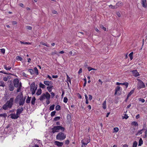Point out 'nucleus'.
I'll use <instances>...</instances> for the list:
<instances>
[{
  "label": "nucleus",
  "instance_id": "0e129e2a",
  "mask_svg": "<svg viewBox=\"0 0 147 147\" xmlns=\"http://www.w3.org/2000/svg\"><path fill=\"white\" fill-rule=\"evenodd\" d=\"M51 94L52 98H53L55 95V93L53 92H52L51 93Z\"/></svg>",
  "mask_w": 147,
  "mask_h": 147
},
{
  "label": "nucleus",
  "instance_id": "1a4fd4ad",
  "mask_svg": "<svg viewBox=\"0 0 147 147\" xmlns=\"http://www.w3.org/2000/svg\"><path fill=\"white\" fill-rule=\"evenodd\" d=\"M24 110V109L22 107H20L17 109V110L16 114L17 115H20Z\"/></svg>",
  "mask_w": 147,
  "mask_h": 147
},
{
  "label": "nucleus",
  "instance_id": "423d86ee",
  "mask_svg": "<svg viewBox=\"0 0 147 147\" xmlns=\"http://www.w3.org/2000/svg\"><path fill=\"white\" fill-rule=\"evenodd\" d=\"M13 98H11L9 100L7 101L6 102V104L7 105V106L9 108H11L12 105H13Z\"/></svg>",
  "mask_w": 147,
  "mask_h": 147
},
{
  "label": "nucleus",
  "instance_id": "3c124183",
  "mask_svg": "<svg viewBox=\"0 0 147 147\" xmlns=\"http://www.w3.org/2000/svg\"><path fill=\"white\" fill-rule=\"evenodd\" d=\"M56 113V111H55L52 112L51 113V117H53L55 115V114Z\"/></svg>",
  "mask_w": 147,
  "mask_h": 147
},
{
  "label": "nucleus",
  "instance_id": "9d476101",
  "mask_svg": "<svg viewBox=\"0 0 147 147\" xmlns=\"http://www.w3.org/2000/svg\"><path fill=\"white\" fill-rule=\"evenodd\" d=\"M52 129V132L53 133H54L55 132H57L59 131L58 126H54Z\"/></svg>",
  "mask_w": 147,
  "mask_h": 147
},
{
  "label": "nucleus",
  "instance_id": "b1692460",
  "mask_svg": "<svg viewBox=\"0 0 147 147\" xmlns=\"http://www.w3.org/2000/svg\"><path fill=\"white\" fill-rule=\"evenodd\" d=\"M143 141L141 138H140L139 140L138 146H141L143 144Z\"/></svg>",
  "mask_w": 147,
  "mask_h": 147
},
{
  "label": "nucleus",
  "instance_id": "ea45409f",
  "mask_svg": "<svg viewBox=\"0 0 147 147\" xmlns=\"http://www.w3.org/2000/svg\"><path fill=\"white\" fill-rule=\"evenodd\" d=\"M133 52H131L129 54V56L130 58V59L131 60L133 59Z\"/></svg>",
  "mask_w": 147,
  "mask_h": 147
},
{
  "label": "nucleus",
  "instance_id": "72a5a7b5",
  "mask_svg": "<svg viewBox=\"0 0 147 147\" xmlns=\"http://www.w3.org/2000/svg\"><path fill=\"white\" fill-rule=\"evenodd\" d=\"M67 118L69 121H70L71 120V115L69 114H68L67 116Z\"/></svg>",
  "mask_w": 147,
  "mask_h": 147
},
{
  "label": "nucleus",
  "instance_id": "774afa93",
  "mask_svg": "<svg viewBox=\"0 0 147 147\" xmlns=\"http://www.w3.org/2000/svg\"><path fill=\"white\" fill-rule=\"evenodd\" d=\"M49 100H47L46 101V102L47 104V105H49L50 102V101Z\"/></svg>",
  "mask_w": 147,
  "mask_h": 147
},
{
  "label": "nucleus",
  "instance_id": "49530a36",
  "mask_svg": "<svg viewBox=\"0 0 147 147\" xmlns=\"http://www.w3.org/2000/svg\"><path fill=\"white\" fill-rule=\"evenodd\" d=\"M88 70L89 71H91V70H96V69H95L94 68H91L90 67H88Z\"/></svg>",
  "mask_w": 147,
  "mask_h": 147
},
{
  "label": "nucleus",
  "instance_id": "7c9ffc66",
  "mask_svg": "<svg viewBox=\"0 0 147 147\" xmlns=\"http://www.w3.org/2000/svg\"><path fill=\"white\" fill-rule=\"evenodd\" d=\"M34 69L36 74V75H38V72L37 68L36 67H35L34 68Z\"/></svg>",
  "mask_w": 147,
  "mask_h": 147
},
{
  "label": "nucleus",
  "instance_id": "c85d7f7f",
  "mask_svg": "<svg viewBox=\"0 0 147 147\" xmlns=\"http://www.w3.org/2000/svg\"><path fill=\"white\" fill-rule=\"evenodd\" d=\"M81 143L82 144V147H86V145H87V143L84 142V140H82Z\"/></svg>",
  "mask_w": 147,
  "mask_h": 147
},
{
  "label": "nucleus",
  "instance_id": "f03ea898",
  "mask_svg": "<svg viewBox=\"0 0 147 147\" xmlns=\"http://www.w3.org/2000/svg\"><path fill=\"white\" fill-rule=\"evenodd\" d=\"M50 95L48 92H46L45 93H43L40 97L39 99L41 101H42L44 99L46 98L47 100H49L50 98Z\"/></svg>",
  "mask_w": 147,
  "mask_h": 147
},
{
  "label": "nucleus",
  "instance_id": "8fccbe9b",
  "mask_svg": "<svg viewBox=\"0 0 147 147\" xmlns=\"http://www.w3.org/2000/svg\"><path fill=\"white\" fill-rule=\"evenodd\" d=\"M9 76H7V77H5L3 78V80L5 81H7L8 78H9Z\"/></svg>",
  "mask_w": 147,
  "mask_h": 147
},
{
  "label": "nucleus",
  "instance_id": "2f4dec72",
  "mask_svg": "<svg viewBox=\"0 0 147 147\" xmlns=\"http://www.w3.org/2000/svg\"><path fill=\"white\" fill-rule=\"evenodd\" d=\"M129 84L127 82H125L123 83H121V85H125L126 86V88H127L128 87Z\"/></svg>",
  "mask_w": 147,
  "mask_h": 147
},
{
  "label": "nucleus",
  "instance_id": "bb28decb",
  "mask_svg": "<svg viewBox=\"0 0 147 147\" xmlns=\"http://www.w3.org/2000/svg\"><path fill=\"white\" fill-rule=\"evenodd\" d=\"M3 109L5 110H7L8 108H9L7 106V105L5 103V104L2 107Z\"/></svg>",
  "mask_w": 147,
  "mask_h": 147
},
{
  "label": "nucleus",
  "instance_id": "0eeeda50",
  "mask_svg": "<svg viewBox=\"0 0 147 147\" xmlns=\"http://www.w3.org/2000/svg\"><path fill=\"white\" fill-rule=\"evenodd\" d=\"M8 82L9 83V90L11 91L13 90L14 88V86L13 85L11 81H8Z\"/></svg>",
  "mask_w": 147,
  "mask_h": 147
},
{
  "label": "nucleus",
  "instance_id": "f3484780",
  "mask_svg": "<svg viewBox=\"0 0 147 147\" xmlns=\"http://www.w3.org/2000/svg\"><path fill=\"white\" fill-rule=\"evenodd\" d=\"M120 89V87L119 86H117L115 89V95H116L117 92L119 91Z\"/></svg>",
  "mask_w": 147,
  "mask_h": 147
},
{
  "label": "nucleus",
  "instance_id": "6ab92c4d",
  "mask_svg": "<svg viewBox=\"0 0 147 147\" xmlns=\"http://www.w3.org/2000/svg\"><path fill=\"white\" fill-rule=\"evenodd\" d=\"M31 97L28 96V97L26 100V102L27 103H29L30 102L31 99Z\"/></svg>",
  "mask_w": 147,
  "mask_h": 147
},
{
  "label": "nucleus",
  "instance_id": "ddd939ff",
  "mask_svg": "<svg viewBox=\"0 0 147 147\" xmlns=\"http://www.w3.org/2000/svg\"><path fill=\"white\" fill-rule=\"evenodd\" d=\"M12 119H17L19 117V116H18V115H17L16 114L14 113L11 114L10 115Z\"/></svg>",
  "mask_w": 147,
  "mask_h": 147
},
{
  "label": "nucleus",
  "instance_id": "37998d69",
  "mask_svg": "<svg viewBox=\"0 0 147 147\" xmlns=\"http://www.w3.org/2000/svg\"><path fill=\"white\" fill-rule=\"evenodd\" d=\"M109 7L112 9H116V7H115V5L113 6L112 5H109Z\"/></svg>",
  "mask_w": 147,
  "mask_h": 147
},
{
  "label": "nucleus",
  "instance_id": "aec40b11",
  "mask_svg": "<svg viewBox=\"0 0 147 147\" xmlns=\"http://www.w3.org/2000/svg\"><path fill=\"white\" fill-rule=\"evenodd\" d=\"M5 84L2 80L0 81V86L4 87L5 86Z\"/></svg>",
  "mask_w": 147,
  "mask_h": 147
},
{
  "label": "nucleus",
  "instance_id": "f257e3e1",
  "mask_svg": "<svg viewBox=\"0 0 147 147\" xmlns=\"http://www.w3.org/2000/svg\"><path fill=\"white\" fill-rule=\"evenodd\" d=\"M18 101L20 106H23L25 103V99H23V95L22 92L19 94L14 100L16 103H18Z\"/></svg>",
  "mask_w": 147,
  "mask_h": 147
},
{
  "label": "nucleus",
  "instance_id": "c9c22d12",
  "mask_svg": "<svg viewBox=\"0 0 147 147\" xmlns=\"http://www.w3.org/2000/svg\"><path fill=\"white\" fill-rule=\"evenodd\" d=\"M53 87V86H47V90L50 92L51 91V88Z\"/></svg>",
  "mask_w": 147,
  "mask_h": 147
},
{
  "label": "nucleus",
  "instance_id": "a18cd8bd",
  "mask_svg": "<svg viewBox=\"0 0 147 147\" xmlns=\"http://www.w3.org/2000/svg\"><path fill=\"white\" fill-rule=\"evenodd\" d=\"M60 117H56L54 119L53 121H57L60 119Z\"/></svg>",
  "mask_w": 147,
  "mask_h": 147
},
{
  "label": "nucleus",
  "instance_id": "a878e982",
  "mask_svg": "<svg viewBox=\"0 0 147 147\" xmlns=\"http://www.w3.org/2000/svg\"><path fill=\"white\" fill-rule=\"evenodd\" d=\"M106 100L104 101L102 104V107L104 109H106Z\"/></svg>",
  "mask_w": 147,
  "mask_h": 147
},
{
  "label": "nucleus",
  "instance_id": "4c0bfd02",
  "mask_svg": "<svg viewBox=\"0 0 147 147\" xmlns=\"http://www.w3.org/2000/svg\"><path fill=\"white\" fill-rule=\"evenodd\" d=\"M55 109L57 111H59L61 109L60 106L59 105H57L55 107Z\"/></svg>",
  "mask_w": 147,
  "mask_h": 147
},
{
  "label": "nucleus",
  "instance_id": "e433bc0d",
  "mask_svg": "<svg viewBox=\"0 0 147 147\" xmlns=\"http://www.w3.org/2000/svg\"><path fill=\"white\" fill-rule=\"evenodd\" d=\"M67 81L69 82L70 84H71V81L70 78H69V76L67 74Z\"/></svg>",
  "mask_w": 147,
  "mask_h": 147
},
{
  "label": "nucleus",
  "instance_id": "e2e57ef3",
  "mask_svg": "<svg viewBox=\"0 0 147 147\" xmlns=\"http://www.w3.org/2000/svg\"><path fill=\"white\" fill-rule=\"evenodd\" d=\"M89 100H91L92 98V96L90 94L89 95Z\"/></svg>",
  "mask_w": 147,
  "mask_h": 147
},
{
  "label": "nucleus",
  "instance_id": "680f3d73",
  "mask_svg": "<svg viewBox=\"0 0 147 147\" xmlns=\"http://www.w3.org/2000/svg\"><path fill=\"white\" fill-rule=\"evenodd\" d=\"M114 130L115 132H117L119 130V129L118 127H115L114 128Z\"/></svg>",
  "mask_w": 147,
  "mask_h": 147
},
{
  "label": "nucleus",
  "instance_id": "4468645a",
  "mask_svg": "<svg viewBox=\"0 0 147 147\" xmlns=\"http://www.w3.org/2000/svg\"><path fill=\"white\" fill-rule=\"evenodd\" d=\"M132 72L133 75L135 77H137L139 76L140 74L136 70H134L132 71Z\"/></svg>",
  "mask_w": 147,
  "mask_h": 147
},
{
  "label": "nucleus",
  "instance_id": "5fc2aeb1",
  "mask_svg": "<svg viewBox=\"0 0 147 147\" xmlns=\"http://www.w3.org/2000/svg\"><path fill=\"white\" fill-rule=\"evenodd\" d=\"M1 52L3 54H4L5 52V50L4 49H0Z\"/></svg>",
  "mask_w": 147,
  "mask_h": 147
},
{
  "label": "nucleus",
  "instance_id": "412c9836",
  "mask_svg": "<svg viewBox=\"0 0 147 147\" xmlns=\"http://www.w3.org/2000/svg\"><path fill=\"white\" fill-rule=\"evenodd\" d=\"M42 93V90L40 88L37 91V92L36 93V94L37 96L40 95Z\"/></svg>",
  "mask_w": 147,
  "mask_h": 147
},
{
  "label": "nucleus",
  "instance_id": "9b49d317",
  "mask_svg": "<svg viewBox=\"0 0 147 147\" xmlns=\"http://www.w3.org/2000/svg\"><path fill=\"white\" fill-rule=\"evenodd\" d=\"M55 144L58 147H62L63 143V142H60L57 141H55L54 142Z\"/></svg>",
  "mask_w": 147,
  "mask_h": 147
},
{
  "label": "nucleus",
  "instance_id": "20e7f679",
  "mask_svg": "<svg viewBox=\"0 0 147 147\" xmlns=\"http://www.w3.org/2000/svg\"><path fill=\"white\" fill-rule=\"evenodd\" d=\"M30 87V91L32 92V95L34 94L36 90L37 89V87H35V83L34 82H32L31 84Z\"/></svg>",
  "mask_w": 147,
  "mask_h": 147
},
{
  "label": "nucleus",
  "instance_id": "dca6fc26",
  "mask_svg": "<svg viewBox=\"0 0 147 147\" xmlns=\"http://www.w3.org/2000/svg\"><path fill=\"white\" fill-rule=\"evenodd\" d=\"M44 83L45 85L48 86H49L50 84H52V83L51 81H45L44 82Z\"/></svg>",
  "mask_w": 147,
  "mask_h": 147
},
{
  "label": "nucleus",
  "instance_id": "6e6552de",
  "mask_svg": "<svg viewBox=\"0 0 147 147\" xmlns=\"http://www.w3.org/2000/svg\"><path fill=\"white\" fill-rule=\"evenodd\" d=\"M13 84L14 86L16 87L17 88L19 86V80L18 79H15L13 81Z\"/></svg>",
  "mask_w": 147,
  "mask_h": 147
},
{
  "label": "nucleus",
  "instance_id": "39448f33",
  "mask_svg": "<svg viewBox=\"0 0 147 147\" xmlns=\"http://www.w3.org/2000/svg\"><path fill=\"white\" fill-rule=\"evenodd\" d=\"M138 82L137 84L138 89H140L145 87V86L144 82L141 80H138Z\"/></svg>",
  "mask_w": 147,
  "mask_h": 147
},
{
  "label": "nucleus",
  "instance_id": "5701e85b",
  "mask_svg": "<svg viewBox=\"0 0 147 147\" xmlns=\"http://www.w3.org/2000/svg\"><path fill=\"white\" fill-rule=\"evenodd\" d=\"M58 129L59 130H60L61 131H64L65 129L64 127L60 125L58 126Z\"/></svg>",
  "mask_w": 147,
  "mask_h": 147
},
{
  "label": "nucleus",
  "instance_id": "338daca9",
  "mask_svg": "<svg viewBox=\"0 0 147 147\" xmlns=\"http://www.w3.org/2000/svg\"><path fill=\"white\" fill-rule=\"evenodd\" d=\"M0 73H3V74H9L8 73H7L6 72H5L3 71H0Z\"/></svg>",
  "mask_w": 147,
  "mask_h": 147
},
{
  "label": "nucleus",
  "instance_id": "09e8293b",
  "mask_svg": "<svg viewBox=\"0 0 147 147\" xmlns=\"http://www.w3.org/2000/svg\"><path fill=\"white\" fill-rule=\"evenodd\" d=\"M40 44H41V45H44V46H46L47 47H49V46H48V45H47V44H46V43H45V42H40Z\"/></svg>",
  "mask_w": 147,
  "mask_h": 147
},
{
  "label": "nucleus",
  "instance_id": "a19ab883",
  "mask_svg": "<svg viewBox=\"0 0 147 147\" xmlns=\"http://www.w3.org/2000/svg\"><path fill=\"white\" fill-rule=\"evenodd\" d=\"M55 106V105L54 104L51 106L50 107L49 110L50 111L53 110L54 109Z\"/></svg>",
  "mask_w": 147,
  "mask_h": 147
},
{
  "label": "nucleus",
  "instance_id": "c03bdc74",
  "mask_svg": "<svg viewBox=\"0 0 147 147\" xmlns=\"http://www.w3.org/2000/svg\"><path fill=\"white\" fill-rule=\"evenodd\" d=\"M144 130V129H142L139 131L136 134V136H138V135L139 134H142V131Z\"/></svg>",
  "mask_w": 147,
  "mask_h": 147
},
{
  "label": "nucleus",
  "instance_id": "393cba45",
  "mask_svg": "<svg viewBox=\"0 0 147 147\" xmlns=\"http://www.w3.org/2000/svg\"><path fill=\"white\" fill-rule=\"evenodd\" d=\"M4 68L7 70H9L11 69V67H7L6 65H4Z\"/></svg>",
  "mask_w": 147,
  "mask_h": 147
},
{
  "label": "nucleus",
  "instance_id": "473e14b6",
  "mask_svg": "<svg viewBox=\"0 0 147 147\" xmlns=\"http://www.w3.org/2000/svg\"><path fill=\"white\" fill-rule=\"evenodd\" d=\"M138 145V143L136 141L134 142L133 143L132 147H136Z\"/></svg>",
  "mask_w": 147,
  "mask_h": 147
},
{
  "label": "nucleus",
  "instance_id": "7ed1b4c3",
  "mask_svg": "<svg viewBox=\"0 0 147 147\" xmlns=\"http://www.w3.org/2000/svg\"><path fill=\"white\" fill-rule=\"evenodd\" d=\"M66 135L64 133L62 132H60L57 135L56 138L57 139L62 140H64L66 138Z\"/></svg>",
  "mask_w": 147,
  "mask_h": 147
},
{
  "label": "nucleus",
  "instance_id": "864d4df0",
  "mask_svg": "<svg viewBox=\"0 0 147 147\" xmlns=\"http://www.w3.org/2000/svg\"><path fill=\"white\" fill-rule=\"evenodd\" d=\"M68 101V99L66 97H65L63 99V102L65 103H67Z\"/></svg>",
  "mask_w": 147,
  "mask_h": 147
},
{
  "label": "nucleus",
  "instance_id": "79ce46f5",
  "mask_svg": "<svg viewBox=\"0 0 147 147\" xmlns=\"http://www.w3.org/2000/svg\"><path fill=\"white\" fill-rule=\"evenodd\" d=\"M7 116V114L6 113H4L2 114H0V117H3L5 118Z\"/></svg>",
  "mask_w": 147,
  "mask_h": 147
},
{
  "label": "nucleus",
  "instance_id": "f704fd0d",
  "mask_svg": "<svg viewBox=\"0 0 147 147\" xmlns=\"http://www.w3.org/2000/svg\"><path fill=\"white\" fill-rule=\"evenodd\" d=\"M134 89L131 91L127 95H128V97H129L132 94H133L134 93Z\"/></svg>",
  "mask_w": 147,
  "mask_h": 147
},
{
  "label": "nucleus",
  "instance_id": "58836bf2",
  "mask_svg": "<svg viewBox=\"0 0 147 147\" xmlns=\"http://www.w3.org/2000/svg\"><path fill=\"white\" fill-rule=\"evenodd\" d=\"M131 125H134L135 126H138V123L137 122L134 121L132 122L131 123Z\"/></svg>",
  "mask_w": 147,
  "mask_h": 147
},
{
  "label": "nucleus",
  "instance_id": "69168bd1",
  "mask_svg": "<svg viewBox=\"0 0 147 147\" xmlns=\"http://www.w3.org/2000/svg\"><path fill=\"white\" fill-rule=\"evenodd\" d=\"M52 12L53 14H58L57 12L55 10H53L52 11Z\"/></svg>",
  "mask_w": 147,
  "mask_h": 147
},
{
  "label": "nucleus",
  "instance_id": "bf43d9fd",
  "mask_svg": "<svg viewBox=\"0 0 147 147\" xmlns=\"http://www.w3.org/2000/svg\"><path fill=\"white\" fill-rule=\"evenodd\" d=\"M139 100L140 101H141L143 103L145 102V100L143 98H140L139 99Z\"/></svg>",
  "mask_w": 147,
  "mask_h": 147
},
{
  "label": "nucleus",
  "instance_id": "4be33fe9",
  "mask_svg": "<svg viewBox=\"0 0 147 147\" xmlns=\"http://www.w3.org/2000/svg\"><path fill=\"white\" fill-rule=\"evenodd\" d=\"M39 85L40 88H41L43 89L45 88L46 87V86L44 84H42L41 82H40L39 83Z\"/></svg>",
  "mask_w": 147,
  "mask_h": 147
},
{
  "label": "nucleus",
  "instance_id": "de8ad7c7",
  "mask_svg": "<svg viewBox=\"0 0 147 147\" xmlns=\"http://www.w3.org/2000/svg\"><path fill=\"white\" fill-rule=\"evenodd\" d=\"M20 42L22 44H28V45H30L31 43L26 42H22V41H20Z\"/></svg>",
  "mask_w": 147,
  "mask_h": 147
},
{
  "label": "nucleus",
  "instance_id": "052dcab7",
  "mask_svg": "<svg viewBox=\"0 0 147 147\" xmlns=\"http://www.w3.org/2000/svg\"><path fill=\"white\" fill-rule=\"evenodd\" d=\"M22 74L23 76H25L26 78L28 77V75L26 74L24 72H23L22 73Z\"/></svg>",
  "mask_w": 147,
  "mask_h": 147
},
{
  "label": "nucleus",
  "instance_id": "cd10ccee",
  "mask_svg": "<svg viewBox=\"0 0 147 147\" xmlns=\"http://www.w3.org/2000/svg\"><path fill=\"white\" fill-rule=\"evenodd\" d=\"M28 71L30 72L31 74L33 75L34 74V70L32 69H29L28 70Z\"/></svg>",
  "mask_w": 147,
  "mask_h": 147
},
{
  "label": "nucleus",
  "instance_id": "6e6d98bb",
  "mask_svg": "<svg viewBox=\"0 0 147 147\" xmlns=\"http://www.w3.org/2000/svg\"><path fill=\"white\" fill-rule=\"evenodd\" d=\"M125 116L124 117H123V119H127L128 118V116L126 114H124Z\"/></svg>",
  "mask_w": 147,
  "mask_h": 147
},
{
  "label": "nucleus",
  "instance_id": "4d7b16f0",
  "mask_svg": "<svg viewBox=\"0 0 147 147\" xmlns=\"http://www.w3.org/2000/svg\"><path fill=\"white\" fill-rule=\"evenodd\" d=\"M26 29L29 30H31L32 29V27L31 26H27L26 27Z\"/></svg>",
  "mask_w": 147,
  "mask_h": 147
},
{
  "label": "nucleus",
  "instance_id": "a211bd4d",
  "mask_svg": "<svg viewBox=\"0 0 147 147\" xmlns=\"http://www.w3.org/2000/svg\"><path fill=\"white\" fill-rule=\"evenodd\" d=\"M36 100V99L35 97L34 96L32 98V99L31 100V104L33 105H34L35 102V100Z\"/></svg>",
  "mask_w": 147,
  "mask_h": 147
},
{
  "label": "nucleus",
  "instance_id": "f8f14e48",
  "mask_svg": "<svg viewBox=\"0 0 147 147\" xmlns=\"http://www.w3.org/2000/svg\"><path fill=\"white\" fill-rule=\"evenodd\" d=\"M123 3L121 1L118 2L116 4L115 6L116 7V9L118 7H121L123 5Z\"/></svg>",
  "mask_w": 147,
  "mask_h": 147
},
{
  "label": "nucleus",
  "instance_id": "c756f323",
  "mask_svg": "<svg viewBox=\"0 0 147 147\" xmlns=\"http://www.w3.org/2000/svg\"><path fill=\"white\" fill-rule=\"evenodd\" d=\"M19 87L17 89V92H19L20 91V89H21V87H22V84L21 82L20 83V84L19 85Z\"/></svg>",
  "mask_w": 147,
  "mask_h": 147
},
{
  "label": "nucleus",
  "instance_id": "13d9d810",
  "mask_svg": "<svg viewBox=\"0 0 147 147\" xmlns=\"http://www.w3.org/2000/svg\"><path fill=\"white\" fill-rule=\"evenodd\" d=\"M100 28H102L103 30L104 31H106V28L104 27V26L102 25H101L100 26Z\"/></svg>",
  "mask_w": 147,
  "mask_h": 147
},
{
  "label": "nucleus",
  "instance_id": "2eb2a0df",
  "mask_svg": "<svg viewBox=\"0 0 147 147\" xmlns=\"http://www.w3.org/2000/svg\"><path fill=\"white\" fill-rule=\"evenodd\" d=\"M142 4L143 7H147V3H146V0H142Z\"/></svg>",
  "mask_w": 147,
  "mask_h": 147
},
{
  "label": "nucleus",
  "instance_id": "603ef678",
  "mask_svg": "<svg viewBox=\"0 0 147 147\" xmlns=\"http://www.w3.org/2000/svg\"><path fill=\"white\" fill-rule=\"evenodd\" d=\"M16 58L17 60H19L20 61H22L23 59L20 56H18L16 57Z\"/></svg>",
  "mask_w": 147,
  "mask_h": 147
}]
</instances>
